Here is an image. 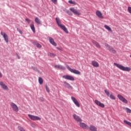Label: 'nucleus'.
I'll return each instance as SVG.
<instances>
[{"label":"nucleus","instance_id":"nucleus-1","mask_svg":"<svg viewBox=\"0 0 131 131\" xmlns=\"http://www.w3.org/2000/svg\"><path fill=\"white\" fill-rule=\"evenodd\" d=\"M114 65L117 67V68H119L120 70H122V71H130L131 69L130 68H128L127 67H125L124 66L119 64L116 62H115Z\"/></svg>","mask_w":131,"mask_h":131},{"label":"nucleus","instance_id":"nucleus-2","mask_svg":"<svg viewBox=\"0 0 131 131\" xmlns=\"http://www.w3.org/2000/svg\"><path fill=\"white\" fill-rule=\"evenodd\" d=\"M66 67L67 69H68V70H69V71H70L72 73H74V74H77L78 75H80V72H79V71L77 70L71 69V68H70V67H69V66L68 65H67Z\"/></svg>","mask_w":131,"mask_h":131},{"label":"nucleus","instance_id":"nucleus-3","mask_svg":"<svg viewBox=\"0 0 131 131\" xmlns=\"http://www.w3.org/2000/svg\"><path fill=\"white\" fill-rule=\"evenodd\" d=\"M28 117L31 119V120L33 121H36V120H41V118H40L39 117L37 116H34L30 114L28 115Z\"/></svg>","mask_w":131,"mask_h":131},{"label":"nucleus","instance_id":"nucleus-4","mask_svg":"<svg viewBox=\"0 0 131 131\" xmlns=\"http://www.w3.org/2000/svg\"><path fill=\"white\" fill-rule=\"evenodd\" d=\"M117 97L120 101L123 102V103H124L125 104H127V103H128L127 100H126V99H125V98H124L123 96H122V95H121L120 94H118L117 95Z\"/></svg>","mask_w":131,"mask_h":131},{"label":"nucleus","instance_id":"nucleus-5","mask_svg":"<svg viewBox=\"0 0 131 131\" xmlns=\"http://www.w3.org/2000/svg\"><path fill=\"white\" fill-rule=\"evenodd\" d=\"M73 118L74 119H75V120L76 121H77V122H82V119H81L80 118V117L77 116V115L74 114L73 115Z\"/></svg>","mask_w":131,"mask_h":131},{"label":"nucleus","instance_id":"nucleus-6","mask_svg":"<svg viewBox=\"0 0 131 131\" xmlns=\"http://www.w3.org/2000/svg\"><path fill=\"white\" fill-rule=\"evenodd\" d=\"M1 34L3 36L6 42H9V36L8 35L3 31H1Z\"/></svg>","mask_w":131,"mask_h":131},{"label":"nucleus","instance_id":"nucleus-7","mask_svg":"<svg viewBox=\"0 0 131 131\" xmlns=\"http://www.w3.org/2000/svg\"><path fill=\"white\" fill-rule=\"evenodd\" d=\"M94 103L99 107H101V108H104L105 107V104L98 100H95Z\"/></svg>","mask_w":131,"mask_h":131},{"label":"nucleus","instance_id":"nucleus-8","mask_svg":"<svg viewBox=\"0 0 131 131\" xmlns=\"http://www.w3.org/2000/svg\"><path fill=\"white\" fill-rule=\"evenodd\" d=\"M72 101H73V103L77 106V107H80V104L75 97L72 96L71 97Z\"/></svg>","mask_w":131,"mask_h":131},{"label":"nucleus","instance_id":"nucleus-9","mask_svg":"<svg viewBox=\"0 0 131 131\" xmlns=\"http://www.w3.org/2000/svg\"><path fill=\"white\" fill-rule=\"evenodd\" d=\"M11 106L13 111H15V112H18V111H19V108L16 104L14 103L13 102H11Z\"/></svg>","mask_w":131,"mask_h":131},{"label":"nucleus","instance_id":"nucleus-10","mask_svg":"<svg viewBox=\"0 0 131 131\" xmlns=\"http://www.w3.org/2000/svg\"><path fill=\"white\" fill-rule=\"evenodd\" d=\"M70 10L72 13H74V14H75L76 15H78V16H80V15H81L80 12L77 11V10L75 9L74 8H70Z\"/></svg>","mask_w":131,"mask_h":131},{"label":"nucleus","instance_id":"nucleus-11","mask_svg":"<svg viewBox=\"0 0 131 131\" xmlns=\"http://www.w3.org/2000/svg\"><path fill=\"white\" fill-rule=\"evenodd\" d=\"M63 78H64L65 79H68V80H72V81H74V77H73L72 76L70 75H64L62 76Z\"/></svg>","mask_w":131,"mask_h":131},{"label":"nucleus","instance_id":"nucleus-12","mask_svg":"<svg viewBox=\"0 0 131 131\" xmlns=\"http://www.w3.org/2000/svg\"><path fill=\"white\" fill-rule=\"evenodd\" d=\"M79 125L82 128H84L85 129H89V126H88V125L84 123L80 122Z\"/></svg>","mask_w":131,"mask_h":131},{"label":"nucleus","instance_id":"nucleus-13","mask_svg":"<svg viewBox=\"0 0 131 131\" xmlns=\"http://www.w3.org/2000/svg\"><path fill=\"white\" fill-rule=\"evenodd\" d=\"M96 15L98 17V18H100V19H104V16H103V14H102L101 11L99 10L96 11Z\"/></svg>","mask_w":131,"mask_h":131},{"label":"nucleus","instance_id":"nucleus-14","mask_svg":"<svg viewBox=\"0 0 131 131\" xmlns=\"http://www.w3.org/2000/svg\"><path fill=\"white\" fill-rule=\"evenodd\" d=\"M31 42L33 45H34V46H36L37 48H38L39 49L41 48V45L37 42V41L31 40Z\"/></svg>","mask_w":131,"mask_h":131},{"label":"nucleus","instance_id":"nucleus-15","mask_svg":"<svg viewBox=\"0 0 131 131\" xmlns=\"http://www.w3.org/2000/svg\"><path fill=\"white\" fill-rule=\"evenodd\" d=\"M63 83L64 84V86L66 88H67V89H69V90H72L73 89L72 86H71L70 85V84H69V83H68V82H67L66 81H63Z\"/></svg>","mask_w":131,"mask_h":131},{"label":"nucleus","instance_id":"nucleus-16","mask_svg":"<svg viewBox=\"0 0 131 131\" xmlns=\"http://www.w3.org/2000/svg\"><path fill=\"white\" fill-rule=\"evenodd\" d=\"M54 67L55 68H57V69H61V70H65L66 69V68H65V67L61 65H55Z\"/></svg>","mask_w":131,"mask_h":131},{"label":"nucleus","instance_id":"nucleus-17","mask_svg":"<svg viewBox=\"0 0 131 131\" xmlns=\"http://www.w3.org/2000/svg\"><path fill=\"white\" fill-rule=\"evenodd\" d=\"M49 41L52 46H54V47H57V43H55V41H54V39L52 37L49 38Z\"/></svg>","mask_w":131,"mask_h":131},{"label":"nucleus","instance_id":"nucleus-18","mask_svg":"<svg viewBox=\"0 0 131 131\" xmlns=\"http://www.w3.org/2000/svg\"><path fill=\"white\" fill-rule=\"evenodd\" d=\"M61 29H62V30H63V31H64V32L66 33H69L68 32V30L67 29V28H66V27H65V26L61 25V26L59 27Z\"/></svg>","mask_w":131,"mask_h":131},{"label":"nucleus","instance_id":"nucleus-19","mask_svg":"<svg viewBox=\"0 0 131 131\" xmlns=\"http://www.w3.org/2000/svg\"><path fill=\"white\" fill-rule=\"evenodd\" d=\"M0 85L1 86L2 89H3V90H8V86L4 84L3 82H0Z\"/></svg>","mask_w":131,"mask_h":131},{"label":"nucleus","instance_id":"nucleus-20","mask_svg":"<svg viewBox=\"0 0 131 131\" xmlns=\"http://www.w3.org/2000/svg\"><path fill=\"white\" fill-rule=\"evenodd\" d=\"M55 20L58 27H60L61 26H62V24H61V20H60V18H59V17H56Z\"/></svg>","mask_w":131,"mask_h":131},{"label":"nucleus","instance_id":"nucleus-21","mask_svg":"<svg viewBox=\"0 0 131 131\" xmlns=\"http://www.w3.org/2000/svg\"><path fill=\"white\" fill-rule=\"evenodd\" d=\"M108 50L110 53H113V54H116V51L112 47H109Z\"/></svg>","mask_w":131,"mask_h":131},{"label":"nucleus","instance_id":"nucleus-22","mask_svg":"<svg viewBox=\"0 0 131 131\" xmlns=\"http://www.w3.org/2000/svg\"><path fill=\"white\" fill-rule=\"evenodd\" d=\"M89 128L91 131H97V128L94 125H91L90 127H89Z\"/></svg>","mask_w":131,"mask_h":131},{"label":"nucleus","instance_id":"nucleus-23","mask_svg":"<svg viewBox=\"0 0 131 131\" xmlns=\"http://www.w3.org/2000/svg\"><path fill=\"white\" fill-rule=\"evenodd\" d=\"M92 64L94 67H99V63L96 61H92Z\"/></svg>","mask_w":131,"mask_h":131},{"label":"nucleus","instance_id":"nucleus-24","mask_svg":"<svg viewBox=\"0 0 131 131\" xmlns=\"http://www.w3.org/2000/svg\"><path fill=\"white\" fill-rule=\"evenodd\" d=\"M93 43H94V46H95L96 48H98V49H100V48H101V46L97 41H93Z\"/></svg>","mask_w":131,"mask_h":131},{"label":"nucleus","instance_id":"nucleus-25","mask_svg":"<svg viewBox=\"0 0 131 131\" xmlns=\"http://www.w3.org/2000/svg\"><path fill=\"white\" fill-rule=\"evenodd\" d=\"M31 29H32L33 32L34 33H35V28L34 27V25L33 24H32L30 25Z\"/></svg>","mask_w":131,"mask_h":131},{"label":"nucleus","instance_id":"nucleus-26","mask_svg":"<svg viewBox=\"0 0 131 131\" xmlns=\"http://www.w3.org/2000/svg\"><path fill=\"white\" fill-rule=\"evenodd\" d=\"M35 22H36L37 24H39V25L41 24V22L40 21V20H39V18H38V17H36L35 18Z\"/></svg>","mask_w":131,"mask_h":131},{"label":"nucleus","instance_id":"nucleus-27","mask_svg":"<svg viewBox=\"0 0 131 131\" xmlns=\"http://www.w3.org/2000/svg\"><path fill=\"white\" fill-rule=\"evenodd\" d=\"M104 28H105V29H107V30H108L109 31L112 32V29H111V28H110V27H109L108 26L104 25Z\"/></svg>","mask_w":131,"mask_h":131},{"label":"nucleus","instance_id":"nucleus-28","mask_svg":"<svg viewBox=\"0 0 131 131\" xmlns=\"http://www.w3.org/2000/svg\"><path fill=\"white\" fill-rule=\"evenodd\" d=\"M38 81L40 84H42L43 83V80L42 79V78L40 77L38 78Z\"/></svg>","mask_w":131,"mask_h":131},{"label":"nucleus","instance_id":"nucleus-29","mask_svg":"<svg viewBox=\"0 0 131 131\" xmlns=\"http://www.w3.org/2000/svg\"><path fill=\"white\" fill-rule=\"evenodd\" d=\"M32 69H33L34 71H35L36 72H38V73H39V71L37 69V68L35 67H32Z\"/></svg>","mask_w":131,"mask_h":131},{"label":"nucleus","instance_id":"nucleus-30","mask_svg":"<svg viewBox=\"0 0 131 131\" xmlns=\"http://www.w3.org/2000/svg\"><path fill=\"white\" fill-rule=\"evenodd\" d=\"M124 123H125L127 125H129V126L131 127V122H128L127 120H124Z\"/></svg>","mask_w":131,"mask_h":131},{"label":"nucleus","instance_id":"nucleus-31","mask_svg":"<svg viewBox=\"0 0 131 131\" xmlns=\"http://www.w3.org/2000/svg\"><path fill=\"white\" fill-rule=\"evenodd\" d=\"M69 3L71 4V5H76V2L72 1V0H69Z\"/></svg>","mask_w":131,"mask_h":131},{"label":"nucleus","instance_id":"nucleus-32","mask_svg":"<svg viewBox=\"0 0 131 131\" xmlns=\"http://www.w3.org/2000/svg\"><path fill=\"white\" fill-rule=\"evenodd\" d=\"M110 99H111L112 100H115V96H114V95H113V94H111L109 96Z\"/></svg>","mask_w":131,"mask_h":131},{"label":"nucleus","instance_id":"nucleus-33","mask_svg":"<svg viewBox=\"0 0 131 131\" xmlns=\"http://www.w3.org/2000/svg\"><path fill=\"white\" fill-rule=\"evenodd\" d=\"M104 93L106 94L107 97H109L110 96V92H109V91L107 90H104Z\"/></svg>","mask_w":131,"mask_h":131},{"label":"nucleus","instance_id":"nucleus-34","mask_svg":"<svg viewBox=\"0 0 131 131\" xmlns=\"http://www.w3.org/2000/svg\"><path fill=\"white\" fill-rule=\"evenodd\" d=\"M18 128L19 130H20V131H25V130L24 129V128L21 127L20 126H18Z\"/></svg>","mask_w":131,"mask_h":131},{"label":"nucleus","instance_id":"nucleus-35","mask_svg":"<svg viewBox=\"0 0 131 131\" xmlns=\"http://www.w3.org/2000/svg\"><path fill=\"white\" fill-rule=\"evenodd\" d=\"M66 13H67V14L70 16H72V13H71L69 10H66Z\"/></svg>","mask_w":131,"mask_h":131},{"label":"nucleus","instance_id":"nucleus-36","mask_svg":"<svg viewBox=\"0 0 131 131\" xmlns=\"http://www.w3.org/2000/svg\"><path fill=\"white\" fill-rule=\"evenodd\" d=\"M127 113H131V110L128 108V107L126 108Z\"/></svg>","mask_w":131,"mask_h":131},{"label":"nucleus","instance_id":"nucleus-37","mask_svg":"<svg viewBox=\"0 0 131 131\" xmlns=\"http://www.w3.org/2000/svg\"><path fill=\"white\" fill-rule=\"evenodd\" d=\"M17 31L20 33V34H23V32H22V31L19 28L17 29Z\"/></svg>","mask_w":131,"mask_h":131},{"label":"nucleus","instance_id":"nucleus-38","mask_svg":"<svg viewBox=\"0 0 131 131\" xmlns=\"http://www.w3.org/2000/svg\"><path fill=\"white\" fill-rule=\"evenodd\" d=\"M46 90L47 93H50V89H49V87H48L47 85L46 86Z\"/></svg>","mask_w":131,"mask_h":131},{"label":"nucleus","instance_id":"nucleus-39","mask_svg":"<svg viewBox=\"0 0 131 131\" xmlns=\"http://www.w3.org/2000/svg\"><path fill=\"white\" fill-rule=\"evenodd\" d=\"M50 57H56V54L54 53H50Z\"/></svg>","mask_w":131,"mask_h":131},{"label":"nucleus","instance_id":"nucleus-40","mask_svg":"<svg viewBox=\"0 0 131 131\" xmlns=\"http://www.w3.org/2000/svg\"><path fill=\"white\" fill-rule=\"evenodd\" d=\"M52 3H53V4H57V2H58V0H51Z\"/></svg>","mask_w":131,"mask_h":131},{"label":"nucleus","instance_id":"nucleus-41","mask_svg":"<svg viewBox=\"0 0 131 131\" xmlns=\"http://www.w3.org/2000/svg\"><path fill=\"white\" fill-rule=\"evenodd\" d=\"M128 11L129 13L130 14H131V7H128Z\"/></svg>","mask_w":131,"mask_h":131},{"label":"nucleus","instance_id":"nucleus-42","mask_svg":"<svg viewBox=\"0 0 131 131\" xmlns=\"http://www.w3.org/2000/svg\"><path fill=\"white\" fill-rule=\"evenodd\" d=\"M26 21H27V22H28L29 23H30V19H29V18H26Z\"/></svg>","mask_w":131,"mask_h":131},{"label":"nucleus","instance_id":"nucleus-43","mask_svg":"<svg viewBox=\"0 0 131 131\" xmlns=\"http://www.w3.org/2000/svg\"><path fill=\"white\" fill-rule=\"evenodd\" d=\"M40 100L42 101V102H43V101H45V98H43V97H40Z\"/></svg>","mask_w":131,"mask_h":131},{"label":"nucleus","instance_id":"nucleus-44","mask_svg":"<svg viewBox=\"0 0 131 131\" xmlns=\"http://www.w3.org/2000/svg\"><path fill=\"white\" fill-rule=\"evenodd\" d=\"M31 126H32V127H35V124L33 123H31Z\"/></svg>","mask_w":131,"mask_h":131},{"label":"nucleus","instance_id":"nucleus-45","mask_svg":"<svg viewBox=\"0 0 131 131\" xmlns=\"http://www.w3.org/2000/svg\"><path fill=\"white\" fill-rule=\"evenodd\" d=\"M105 47H106V48H108V49H109V47H110V46H109V45H108L107 43H105Z\"/></svg>","mask_w":131,"mask_h":131},{"label":"nucleus","instance_id":"nucleus-46","mask_svg":"<svg viewBox=\"0 0 131 131\" xmlns=\"http://www.w3.org/2000/svg\"><path fill=\"white\" fill-rule=\"evenodd\" d=\"M3 77V74H2V72H0V78H2Z\"/></svg>","mask_w":131,"mask_h":131},{"label":"nucleus","instance_id":"nucleus-47","mask_svg":"<svg viewBox=\"0 0 131 131\" xmlns=\"http://www.w3.org/2000/svg\"><path fill=\"white\" fill-rule=\"evenodd\" d=\"M16 56H17L18 59H20V56H19V55H18V53H16Z\"/></svg>","mask_w":131,"mask_h":131}]
</instances>
